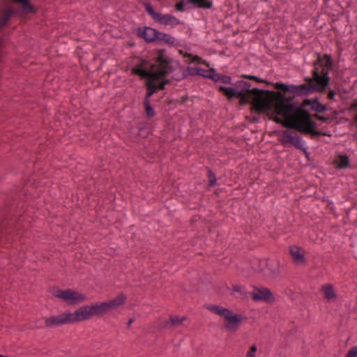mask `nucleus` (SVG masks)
<instances>
[{"instance_id": "obj_1", "label": "nucleus", "mask_w": 357, "mask_h": 357, "mask_svg": "<svg viewBox=\"0 0 357 357\" xmlns=\"http://www.w3.org/2000/svg\"><path fill=\"white\" fill-rule=\"evenodd\" d=\"M255 110L259 113L269 112L276 115L273 120L284 127L294 128L301 132H314L316 123L307 112L301 109L294 110V106L287 100L281 92L268 91L266 96L257 91Z\"/></svg>"}, {"instance_id": "obj_2", "label": "nucleus", "mask_w": 357, "mask_h": 357, "mask_svg": "<svg viewBox=\"0 0 357 357\" xmlns=\"http://www.w3.org/2000/svg\"><path fill=\"white\" fill-rule=\"evenodd\" d=\"M169 71L170 67L167 58L162 50L158 52V56L153 63H150L146 60H142L132 68L133 74L148 79L146 83L147 93L144 100H149L155 92L157 87L164 89L165 85L168 82V79L165 77Z\"/></svg>"}, {"instance_id": "obj_3", "label": "nucleus", "mask_w": 357, "mask_h": 357, "mask_svg": "<svg viewBox=\"0 0 357 357\" xmlns=\"http://www.w3.org/2000/svg\"><path fill=\"white\" fill-rule=\"evenodd\" d=\"M332 66V60L329 55L319 56L314 63L313 70V80L310 79L307 84L301 85H286L283 83L275 84L276 89H282L297 96H305L314 92H322L325 90L329 82L328 76Z\"/></svg>"}, {"instance_id": "obj_4", "label": "nucleus", "mask_w": 357, "mask_h": 357, "mask_svg": "<svg viewBox=\"0 0 357 357\" xmlns=\"http://www.w3.org/2000/svg\"><path fill=\"white\" fill-rule=\"evenodd\" d=\"M250 86L249 82L239 80L232 84L231 86H219L218 89L229 98H240L241 105L250 102L255 109L257 93L255 90L260 91L263 96H266L268 91L260 90L257 88L250 89Z\"/></svg>"}, {"instance_id": "obj_5", "label": "nucleus", "mask_w": 357, "mask_h": 357, "mask_svg": "<svg viewBox=\"0 0 357 357\" xmlns=\"http://www.w3.org/2000/svg\"><path fill=\"white\" fill-rule=\"evenodd\" d=\"M207 309L218 314L225 320V328L230 332H236L241 324L242 317L228 308L217 305H208Z\"/></svg>"}, {"instance_id": "obj_6", "label": "nucleus", "mask_w": 357, "mask_h": 357, "mask_svg": "<svg viewBox=\"0 0 357 357\" xmlns=\"http://www.w3.org/2000/svg\"><path fill=\"white\" fill-rule=\"evenodd\" d=\"M54 296L62 299L69 305H76L79 303L84 302L86 300V296L77 291L72 289H54L52 291Z\"/></svg>"}, {"instance_id": "obj_7", "label": "nucleus", "mask_w": 357, "mask_h": 357, "mask_svg": "<svg viewBox=\"0 0 357 357\" xmlns=\"http://www.w3.org/2000/svg\"><path fill=\"white\" fill-rule=\"evenodd\" d=\"M279 139L284 145L291 144L305 153L307 152V147L306 146L305 141L292 131L288 130H284L280 134Z\"/></svg>"}, {"instance_id": "obj_8", "label": "nucleus", "mask_w": 357, "mask_h": 357, "mask_svg": "<svg viewBox=\"0 0 357 357\" xmlns=\"http://www.w3.org/2000/svg\"><path fill=\"white\" fill-rule=\"evenodd\" d=\"M146 10L148 12V13L151 16V17L155 22L165 26H176L181 24V21L172 15H162L161 13L155 12L153 7L149 4H147L146 6Z\"/></svg>"}, {"instance_id": "obj_9", "label": "nucleus", "mask_w": 357, "mask_h": 357, "mask_svg": "<svg viewBox=\"0 0 357 357\" xmlns=\"http://www.w3.org/2000/svg\"><path fill=\"white\" fill-rule=\"evenodd\" d=\"M252 299L256 302L273 303L275 297L271 291L266 287H255L251 293Z\"/></svg>"}, {"instance_id": "obj_10", "label": "nucleus", "mask_w": 357, "mask_h": 357, "mask_svg": "<svg viewBox=\"0 0 357 357\" xmlns=\"http://www.w3.org/2000/svg\"><path fill=\"white\" fill-rule=\"evenodd\" d=\"M71 317V312H66L55 316H52L45 319V326L51 328L61 325L73 324Z\"/></svg>"}, {"instance_id": "obj_11", "label": "nucleus", "mask_w": 357, "mask_h": 357, "mask_svg": "<svg viewBox=\"0 0 357 357\" xmlns=\"http://www.w3.org/2000/svg\"><path fill=\"white\" fill-rule=\"evenodd\" d=\"M192 5L199 8H211L213 6L212 0H181L180 3L176 5V9L178 11H184L185 7Z\"/></svg>"}, {"instance_id": "obj_12", "label": "nucleus", "mask_w": 357, "mask_h": 357, "mask_svg": "<svg viewBox=\"0 0 357 357\" xmlns=\"http://www.w3.org/2000/svg\"><path fill=\"white\" fill-rule=\"evenodd\" d=\"M289 251L294 263L298 266H303L306 264L305 250L296 245L289 247Z\"/></svg>"}, {"instance_id": "obj_13", "label": "nucleus", "mask_w": 357, "mask_h": 357, "mask_svg": "<svg viewBox=\"0 0 357 357\" xmlns=\"http://www.w3.org/2000/svg\"><path fill=\"white\" fill-rule=\"evenodd\" d=\"M71 315L73 323L88 320L93 317L89 305L79 307L74 312H71Z\"/></svg>"}, {"instance_id": "obj_14", "label": "nucleus", "mask_w": 357, "mask_h": 357, "mask_svg": "<svg viewBox=\"0 0 357 357\" xmlns=\"http://www.w3.org/2000/svg\"><path fill=\"white\" fill-rule=\"evenodd\" d=\"M138 35L147 42H153L159 38L160 32L151 27H145L138 29Z\"/></svg>"}, {"instance_id": "obj_15", "label": "nucleus", "mask_w": 357, "mask_h": 357, "mask_svg": "<svg viewBox=\"0 0 357 357\" xmlns=\"http://www.w3.org/2000/svg\"><path fill=\"white\" fill-rule=\"evenodd\" d=\"M334 166L337 169H346L350 166V160L349 157L342 153H338L335 155L333 162Z\"/></svg>"}, {"instance_id": "obj_16", "label": "nucleus", "mask_w": 357, "mask_h": 357, "mask_svg": "<svg viewBox=\"0 0 357 357\" xmlns=\"http://www.w3.org/2000/svg\"><path fill=\"white\" fill-rule=\"evenodd\" d=\"M92 317H100L108 312L106 302L89 305Z\"/></svg>"}, {"instance_id": "obj_17", "label": "nucleus", "mask_w": 357, "mask_h": 357, "mask_svg": "<svg viewBox=\"0 0 357 357\" xmlns=\"http://www.w3.org/2000/svg\"><path fill=\"white\" fill-rule=\"evenodd\" d=\"M126 296L123 294H120L114 299L106 302L108 312L110 310L117 308L120 305H123L126 302Z\"/></svg>"}, {"instance_id": "obj_18", "label": "nucleus", "mask_w": 357, "mask_h": 357, "mask_svg": "<svg viewBox=\"0 0 357 357\" xmlns=\"http://www.w3.org/2000/svg\"><path fill=\"white\" fill-rule=\"evenodd\" d=\"M12 13L13 9L10 7L0 11V28L4 26L8 23Z\"/></svg>"}, {"instance_id": "obj_19", "label": "nucleus", "mask_w": 357, "mask_h": 357, "mask_svg": "<svg viewBox=\"0 0 357 357\" xmlns=\"http://www.w3.org/2000/svg\"><path fill=\"white\" fill-rule=\"evenodd\" d=\"M324 297L328 301H333L336 298V294L331 284H326L322 287Z\"/></svg>"}, {"instance_id": "obj_20", "label": "nucleus", "mask_w": 357, "mask_h": 357, "mask_svg": "<svg viewBox=\"0 0 357 357\" xmlns=\"http://www.w3.org/2000/svg\"><path fill=\"white\" fill-rule=\"evenodd\" d=\"M158 39L160 40H164L167 43L171 45H173L175 42V38L173 36L167 33H160V36H159V38H158Z\"/></svg>"}, {"instance_id": "obj_21", "label": "nucleus", "mask_w": 357, "mask_h": 357, "mask_svg": "<svg viewBox=\"0 0 357 357\" xmlns=\"http://www.w3.org/2000/svg\"><path fill=\"white\" fill-rule=\"evenodd\" d=\"M311 106H312V108L318 112H323L325 111L326 109V107L321 104L318 100H314L312 102V104H311Z\"/></svg>"}, {"instance_id": "obj_22", "label": "nucleus", "mask_w": 357, "mask_h": 357, "mask_svg": "<svg viewBox=\"0 0 357 357\" xmlns=\"http://www.w3.org/2000/svg\"><path fill=\"white\" fill-rule=\"evenodd\" d=\"M144 106L146 115L149 117L153 116L155 115V112L150 105L149 100H144Z\"/></svg>"}, {"instance_id": "obj_23", "label": "nucleus", "mask_w": 357, "mask_h": 357, "mask_svg": "<svg viewBox=\"0 0 357 357\" xmlns=\"http://www.w3.org/2000/svg\"><path fill=\"white\" fill-rule=\"evenodd\" d=\"M185 319V317H178V316H174V317H170V320H171V322L172 324L174 325H179V324H181L182 322Z\"/></svg>"}, {"instance_id": "obj_24", "label": "nucleus", "mask_w": 357, "mask_h": 357, "mask_svg": "<svg viewBox=\"0 0 357 357\" xmlns=\"http://www.w3.org/2000/svg\"><path fill=\"white\" fill-rule=\"evenodd\" d=\"M232 289L234 291L239 292L242 295L246 294L245 288L243 286L236 284L233 286Z\"/></svg>"}, {"instance_id": "obj_25", "label": "nucleus", "mask_w": 357, "mask_h": 357, "mask_svg": "<svg viewBox=\"0 0 357 357\" xmlns=\"http://www.w3.org/2000/svg\"><path fill=\"white\" fill-rule=\"evenodd\" d=\"M257 349V347L252 345L250 349L247 352L245 357H255Z\"/></svg>"}, {"instance_id": "obj_26", "label": "nucleus", "mask_w": 357, "mask_h": 357, "mask_svg": "<svg viewBox=\"0 0 357 357\" xmlns=\"http://www.w3.org/2000/svg\"><path fill=\"white\" fill-rule=\"evenodd\" d=\"M345 357H357V347H352Z\"/></svg>"}, {"instance_id": "obj_27", "label": "nucleus", "mask_w": 357, "mask_h": 357, "mask_svg": "<svg viewBox=\"0 0 357 357\" xmlns=\"http://www.w3.org/2000/svg\"><path fill=\"white\" fill-rule=\"evenodd\" d=\"M220 82L224 83V84H231V78L229 76L227 75H222Z\"/></svg>"}, {"instance_id": "obj_28", "label": "nucleus", "mask_w": 357, "mask_h": 357, "mask_svg": "<svg viewBox=\"0 0 357 357\" xmlns=\"http://www.w3.org/2000/svg\"><path fill=\"white\" fill-rule=\"evenodd\" d=\"M222 75L213 73L212 75H208L212 79L216 82H219Z\"/></svg>"}, {"instance_id": "obj_29", "label": "nucleus", "mask_w": 357, "mask_h": 357, "mask_svg": "<svg viewBox=\"0 0 357 357\" xmlns=\"http://www.w3.org/2000/svg\"><path fill=\"white\" fill-rule=\"evenodd\" d=\"M196 71H197V75H202L204 77H208V75H207L206 74V70L202 68H197Z\"/></svg>"}, {"instance_id": "obj_30", "label": "nucleus", "mask_w": 357, "mask_h": 357, "mask_svg": "<svg viewBox=\"0 0 357 357\" xmlns=\"http://www.w3.org/2000/svg\"><path fill=\"white\" fill-rule=\"evenodd\" d=\"M216 182V179H215V176L214 174H209V183L211 185H213Z\"/></svg>"}, {"instance_id": "obj_31", "label": "nucleus", "mask_w": 357, "mask_h": 357, "mask_svg": "<svg viewBox=\"0 0 357 357\" xmlns=\"http://www.w3.org/2000/svg\"><path fill=\"white\" fill-rule=\"evenodd\" d=\"M248 78L250 79H255V80H257L258 82H263L264 81L255 76H253V75H250V76H247Z\"/></svg>"}, {"instance_id": "obj_32", "label": "nucleus", "mask_w": 357, "mask_h": 357, "mask_svg": "<svg viewBox=\"0 0 357 357\" xmlns=\"http://www.w3.org/2000/svg\"><path fill=\"white\" fill-rule=\"evenodd\" d=\"M133 321H134V319H133V318H130V319H129L128 322V324H127V326H128V328H130V326L132 325V324L133 323Z\"/></svg>"}, {"instance_id": "obj_33", "label": "nucleus", "mask_w": 357, "mask_h": 357, "mask_svg": "<svg viewBox=\"0 0 357 357\" xmlns=\"http://www.w3.org/2000/svg\"><path fill=\"white\" fill-rule=\"evenodd\" d=\"M328 96L331 99H333L335 96V93L333 91H330L328 93Z\"/></svg>"}, {"instance_id": "obj_34", "label": "nucleus", "mask_w": 357, "mask_h": 357, "mask_svg": "<svg viewBox=\"0 0 357 357\" xmlns=\"http://www.w3.org/2000/svg\"><path fill=\"white\" fill-rule=\"evenodd\" d=\"M192 61H193L200 62V61H201V58H199V56H194V57H193Z\"/></svg>"}, {"instance_id": "obj_35", "label": "nucleus", "mask_w": 357, "mask_h": 357, "mask_svg": "<svg viewBox=\"0 0 357 357\" xmlns=\"http://www.w3.org/2000/svg\"><path fill=\"white\" fill-rule=\"evenodd\" d=\"M351 107H352L353 109H356V108H357V100H356V101L353 103V105H351Z\"/></svg>"}, {"instance_id": "obj_36", "label": "nucleus", "mask_w": 357, "mask_h": 357, "mask_svg": "<svg viewBox=\"0 0 357 357\" xmlns=\"http://www.w3.org/2000/svg\"><path fill=\"white\" fill-rule=\"evenodd\" d=\"M182 75H179V76H176V77H174V79H180L181 78Z\"/></svg>"}, {"instance_id": "obj_37", "label": "nucleus", "mask_w": 357, "mask_h": 357, "mask_svg": "<svg viewBox=\"0 0 357 357\" xmlns=\"http://www.w3.org/2000/svg\"><path fill=\"white\" fill-rule=\"evenodd\" d=\"M176 69H177L178 70H179V71H181V70H182V69H181V68H180V66H178L176 67Z\"/></svg>"}, {"instance_id": "obj_38", "label": "nucleus", "mask_w": 357, "mask_h": 357, "mask_svg": "<svg viewBox=\"0 0 357 357\" xmlns=\"http://www.w3.org/2000/svg\"><path fill=\"white\" fill-rule=\"evenodd\" d=\"M0 357H7V356L0 354Z\"/></svg>"}, {"instance_id": "obj_39", "label": "nucleus", "mask_w": 357, "mask_h": 357, "mask_svg": "<svg viewBox=\"0 0 357 357\" xmlns=\"http://www.w3.org/2000/svg\"><path fill=\"white\" fill-rule=\"evenodd\" d=\"M356 121H357V116H356Z\"/></svg>"}]
</instances>
